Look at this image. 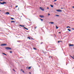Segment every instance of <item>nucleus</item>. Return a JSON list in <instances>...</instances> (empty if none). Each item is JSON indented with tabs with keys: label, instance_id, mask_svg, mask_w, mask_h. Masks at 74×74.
<instances>
[{
	"label": "nucleus",
	"instance_id": "obj_47",
	"mask_svg": "<svg viewBox=\"0 0 74 74\" xmlns=\"http://www.w3.org/2000/svg\"><path fill=\"white\" fill-rule=\"evenodd\" d=\"M51 58H52V56L51 57Z\"/></svg>",
	"mask_w": 74,
	"mask_h": 74
},
{
	"label": "nucleus",
	"instance_id": "obj_13",
	"mask_svg": "<svg viewBox=\"0 0 74 74\" xmlns=\"http://www.w3.org/2000/svg\"><path fill=\"white\" fill-rule=\"evenodd\" d=\"M2 54H3L4 55H5L6 56H7V54L4 53H2Z\"/></svg>",
	"mask_w": 74,
	"mask_h": 74
},
{
	"label": "nucleus",
	"instance_id": "obj_21",
	"mask_svg": "<svg viewBox=\"0 0 74 74\" xmlns=\"http://www.w3.org/2000/svg\"><path fill=\"white\" fill-rule=\"evenodd\" d=\"M11 20H12L14 19V18H11Z\"/></svg>",
	"mask_w": 74,
	"mask_h": 74
},
{
	"label": "nucleus",
	"instance_id": "obj_17",
	"mask_svg": "<svg viewBox=\"0 0 74 74\" xmlns=\"http://www.w3.org/2000/svg\"><path fill=\"white\" fill-rule=\"evenodd\" d=\"M27 38H29V40L31 39V38H30L29 37H28Z\"/></svg>",
	"mask_w": 74,
	"mask_h": 74
},
{
	"label": "nucleus",
	"instance_id": "obj_39",
	"mask_svg": "<svg viewBox=\"0 0 74 74\" xmlns=\"http://www.w3.org/2000/svg\"><path fill=\"white\" fill-rule=\"evenodd\" d=\"M47 9H49V8H47Z\"/></svg>",
	"mask_w": 74,
	"mask_h": 74
},
{
	"label": "nucleus",
	"instance_id": "obj_28",
	"mask_svg": "<svg viewBox=\"0 0 74 74\" xmlns=\"http://www.w3.org/2000/svg\"><path fill=\"white\" fill-rule=\"evenodd\" d=\"M20 26L21 27H22V25H20Z\"/></svg>",
	"mask_w": 74,
	"mask_h": 74
},
{
	"label": "nucleus",
	"instance_id": "obj_4",
	"mask_svg": "<svg viewBox=\"0 0 74 74\" xmlns=\"http://www.w3.org/2000/svg\"><path fill=\"white\" fill-rule=\"evenodd\" d=\"M39 16L41 18H44V16L43 15H40Z\"/></svg>",
	"mask_w": 74,
	"mask_h": 74
},
{
	"label": "nucleus",
	"instance_id": "obj_49",
	"mask_svg": "<svg viewBox=\"0 0 74 74\" xmlns=\"http://www.w3.org/2000/svg\"><path fill=\"white\" fill-rule=\"evenodd\" d=\"M32 39H33V38H32Z\"/></svg>",
	"mask_w": 74,
	"mask_h": 74
},
{
	"label": "nucleus",
	"instance_id": "obj_24",
	"mask_svg": "<svg viewBox=\"0 0 74 74\" xmlns=\"http://www.w3.org/2000/svg\"><path fill=\"white\" fill-rule=\"evenodd\" d=\"M67 28H70V27H69V26H68V27H67Z\"/></svg>",
	"mask_w": 74,
	"mask_h": 74
},
{
	"label": "nucleus",
	"instance_id": "obj_15",
	"mask_svg": "<svg viewBox=\"0 0 74 74\" xmlns=\"http://www.w3.org/2000/svg\"><path fill=\"white\" fill-rule=\"evenodd\" d=\"M24 29H26L27 30H28V29L27 28H26L25 27H24Z\"/></svg>",
	"mask_w": 74,
	"mask_h": 74
},
{
	"label": "nucleus",
	"instance_id": "obj_42",
	"mask_svg": "<svg viewBox=\"0 0 74 74\" xmlns=\"http://www.w3.org/2000/svg\"><path fill=\"white\" fill-rule=\"evenodd\" d=\"M51 57V56H49V58H50Z\"/></svg>",
	"mask_w": 74,
	"mask_h": 74
},
{
	"label": "nucleus",
	"instance_id": "obj_43",
	"mask_svg": "<svg viewBox=\"0 0 74 74\" xmlns=\"http://www.w3.org/2000/svg\"><path fill=\"white\" fill-rule=\"evenodd\" d=\"M21 71H22L23 70V69H21Z\"/></svg>",
	"mask_w": 74,
	"mask_h": 74
},
{
	"label": "nucleus",
	"instance_id": "obj_34",
	"mask_svg": "<svg viewBox=\"0 0 74 74\" xmlns=\"http://www.w3.org/2000/svg\"><path fill=\"white\" fill-rule=\"evenodd\" d=\"M48 15L49 16V15H50V14H48Z\"/></svg>",
	"mask_w": 74,
	"mask_h": 74
},
{
	"label": "nucleus",
	"instance_id": "obj_26",
	"mask_svg": "<svg viewBox=\"0 0 74 74\" xmlns=\"http://www.w3.org/2000/svg\"><path fill=\"white\" fill-rule=\"evenodd\" d=\"M37 28V27H34L35 29H36V28Z\"/></svg>",
	"mask_w": 74,
	"mask_h": 74
},
{
	"label": "nucleus",
	"instance_id": "obj_36",
	"mask_svg": "<svg viewBox=\"0 0 74 74\" xmlns=\"http://www.w3.org/2000/svg\"><path fill=\"white\" fill-rule=\"evenodd\" d=\"M72 8H74V6H72Z\"/></svg>",
	"mask_w": 74,
	"mask_h": 74
},
{
	"label": "nucleus",
	"instance_id": "obj_3",
	"mask_svg": "<svg viewBox=\"0 0 74 74\" xmlns=\"http://www.w3.org/2000/svg\"><path fill=\"white\" fill-rule=\"evenodd\" d=\"M40 9H41V10L44 11V9L43 8H41V7H40Z\"/></svg>",
	"mask_w": 74,
	"mask_h": 74
},
{
	"label": "nucleus",
	"instance_id": "obj_50",
	"mask_svg": "<svg viewBox=\"0 0 74 74\" xmlns=\"http://www.w3.org/2000/svg\"><path fill=\"white\" fill-rule=\"evenodd\" d=\"M1 11V10H0V11Z\"/></svg>",
	"mask_w": 74,
	"mask_h": 74
},
{
	"label": "nucleus",
	"instance_id": "obj_37",
	"mask_svg": "<svg viewBox=\"0 0 74 74\" xmlns=\"http://www.w3.org/2000/svg\"><path fill=\"white\" fill-rule=\"evenodd\" d=\"M58 33H60V34L61 32H59Z\"/></svg>",
	"mask_w": 74,
	"mask_h": 74
},
{
	"label": "nucleus",
	"instance_id": "obj_46",
	"mask_svg": "<svg viewBox=\"0 0 74 74\" xmlns=\"http://www.w3.org/2000/svg\"><path fill=\"white\" fill-rule=\"evenodd\" d=\"M18 42H20V41H18Z\"/></svg>",
	"mask_w": 74,
	"mask_h": 74
},
{
	"label": "nucleus",
	"instance_id": "obj_32",
	"mask_svg": "<svg viewBox=\"0 0 74 74\" xmlns=\"http://www.w3.org/2000/svg\"><path fill=\"white\" fill-rule=\"evenodd\" d=\"M10 52L11 53H12V51H10Z\"/></svg>",
	"mask_w": 74,
	"mask_h": 74
},
{
	"label": "nucleus",
	"instance_id": "obj_8",
	"mask_svg": "<svg viewBox=\"0 0 74 74\" xmlns=\"http://www.w3.org/2000/svg\"><path fill=\"white\" fill-rule=\"evenodd\" d=\"M5 14H10V13L9 12H6Z\"/></svg>",
	"mask_w": 74,
	"mask_h": 74
},
{
	"label": "nucleus",
	"instance_id": "obj_38",
	"mask_svg": "<svg viewBox=\"0 0 74 74\" xmlns=\"http://www.w3.org/2000/svg\"><path fill=\"white\" fill-rule=\"evenodd\" d=\"M29 73H30V74H31V73L30 72H29Z\"/></svg>",
	"mask_w": 74,
	"mask_h": 74
},
{
	"label": "nucleus",
	"instance_id": "obj_2",
	"mask_svg": "<svg viewBox=\"0 0 74 74\" xmlns=\"http://www.w3.org/2000/svg\"><path fill=\"white\" fill-rule=\"evenodd\" d=\"M0 3L1 4H3V5L4 4H6V3L4 1L3 3H1V2H0Z\"/></svg>",
	"mask_w": 74,
	"mask_h": 74
},
{
	"label": "nucleus",
	"instance_id": "obj_31",
	"mask_svg": "<svg viewBox=\"0 0 74 74\" xmlns=\"http://www.w3.org/2000/svg\"><path fill=\"white\" fill-rule=\"evenodd\" d=\"M43 43V42H41V43H40V44H42Z\"/></svg>",
	"mask_w": 74,
	"mask_h": 74
},
{
	"label": "nucleus",
	"instance_id": "obj_11",
	"mask_svg": "<svg viewBox=\"0 0 74 74\" xmlns=\"http://www.w3.org/2000/svg\"><path fill=\"white\" fill-rule=\"evenodd\" d=\"M28 67V69H30L31 68V67H27L26 68H27Z\"/></svg>",
	"mask_w": 74,
	"mask_h": 74
},
{
	"label": "nucleus",
	"instance_id": "obj_48",
	"mask_svg": "<svg viewBox=\"0 0 74 74\" xmlns=\"http://www.w3.org/2000/svg\"><path fill=\"white\" fill-rule=\"evenodd\" d=\"M73 57L74 58V56H73Z\"/></svg>",
	"mask_w": 74,
	"mask_h": 74
},
{
	"label": "nucleus",
	"instance_id": "obj_6",
	"mask_svg": "<svg viewBox=\"0 0 74 74\" xmlns=\"http://www.w3.org/2000/svg\"><path fill=\"white\" fill-rule=\"evenodd\" d=\"M1 45L2 46H5V45H7V44H2Z\"/></svg>",
	"mask_w": 74,
	"mask_h": 74
},
{
	"label": "nucleus",
	"instance_id": "obj_14",
	"mask_svg": "<svg viewBox=\"0 0 74 74\" xmlns=\"http://www.w3.org/2000/svg\"><path fill=\"white\" fill-rule=\"evenodd\" d=\"M11 23H15V21H12L11 22Z\"/></svg>",
	"mask_w": 74,
	"mask_h": 74
},
{
	"label": "nucleus",
	"instance_id": "obj_9",
	"mask_svg": "<svg viewBox=\"0 0 74 74\" xmlns=\"http://www.w3.org/2000/svg\"><path fill=\"white\" fill-rule=\"evenodd\" d=\"M70 56L72 58V59H74V58L72 56H71V55H70Z\"/></svg>",
	"mask_w": 74,
	"mask_h": 74
},
{
	"label": "nucleus",
	"instance_id": "obj_5",
	"mask_svg": "<svg viewBox=\"0 0 74 74\" xmlns=\"http://www.w3.org/2000/svg\"><path fill=\"white\" fill-rule=\"evenodd\" d=\"M56 11H58V12H62V11L60 10H56Z\"/></svg>",
	"mask_w": 74,
	"mask_h": 74
},
{
	"label": "nucleus",
	"instance_id": "obj_22",
	"mask_svg": "<svg viewBox=\"0 0 74 74\" xmlns=\"http://www.w3.org/2000/svg\"><path fill=\"white\" fill-rule=\"evenodd\" d=\"M33 49H35V50H37V49H36V48H33Z\"/></svg>",
	"mask_w": 74,
	"mask_h": 74
},
{
	"label": "nucleus",
	"instance_id": "obj_44",
	"mask_svg": "<svg viewBox=\"0 0 74 74\" xmlns=\"http://www.w3.org/2000/svg\"><path fill=\"white\" fill-rule=\"evenodd\" d=\"M54 4H56V3H54Z\"/></svg>",
	"mask_w": 74,
	"mask_h": 74
},
{
	"label": "nucleus",
	"instance_id": "obj_20",
	"mask_svg": "<svg viewBox=\"0 0 74 74\" xmlns=\"http://www.w3.org/2000/svg\"><path fill=\"white\" fill-rule=\"evenodd\" d=\"M56 16H59V15H56Z\"/></svg>",
	"mask_w": 74,
	"mask_h": 74
},
{
	"label": "nucleus",
	"instance_id": "obj_33",
	"mask_svg": "<svg viewBox=\"0 0 74 74\" xmlns=\"http://www.w3.org/2000/svg\"><path fill=\"white\" fill-rule=\"evenodd\" d=\"M22 27H25V25H22Z\"/></svg>",
	"mask_w": 74,
	"mask_h": 74
},
{
	"label": "nucleus",
	"instance_id": "obj_45",
	"mask_svg": "<svg viewBox=\"0 0 74 74\" xmlns=\"http://www.w3.org/2000/svg\"><path fill=\"white\" fill-rule=\"evenodd\" d=\"M12 5H11V7H12Z\"/></svg>",
	"mask_w": 74,
	"mask_h": 74
},
{
	"label": "nucleus",
	"instance_id": "obj_7",
	"mask_svg": "<svg viewBox=\"0 0 74 74\" xmlns=\"http://www.w3.org/2000/svg\"><path fill=\"white\" fill-rule=\"evenodd\" d=\"M51 23V24H53L54 23L53 22H51L49 23Z\"/></svg>",
	"mask_w": 74,
	"mask_h": 74
},
{
	"label": "nucleus",
	"instance_id": "obj_29",
	"mask_svg": "<svg viewBox=\"0 0 74 74\" xmlns=\"http://www.w3.org/2000/svg\"><path fill=\"white\" fill-rule=\"evenodd\" d=\"M22 72L23 73H24V71H22Z\"/></svg>",
	"mask_w": 74,
	"mask_h": 74
},
{
	"label": "nucleus",
	"instance_id": "obj_27",
	"mask_svg": "<svg viewBox=\"0 0 74 74\" xmlns=\"http://www.w3.org/2000/svg\"><path fill=\"white\" fill-rule=\"evenodd\" d=\"M13 71H14V72H15V71L14 69H13Z\"/></svg>",
	"mask_w": 74,
	"mask_h": 74
},
{
	"label": "nucleus",
	"instance_id": "obj_25",
	"mask_svg": "<svg viewBox=\"0 0 74 74\" xmlns=\"http://www.w3.org/2000/svg\"><path fill=\"white\" fill-rule=\"evenodd\" d=\"M18 7V5H16V8H17V7Z\"/></svg>",
	"mask_w": 74,
	"mask_h": 74
},
{
	"label": "nucleus",
	"instance_id": "obj_18",
	"mask_svg": "<svg viewBox=\"0 0 74 74\" xmlns=\"http://www.w3.org/2000/svg\"><path fill=\"white\" fill-rule=\"evenodd\" d=\"M62 42V41H61V40H60V41H58V43H59V42Z\"/></svg>",
	"mask_w": 74,
	"mask_h": 74
},
{
	"label": "nucleus",
	"instance_id": "obj_23",
	"mask_svg": "<svg viewBox=\"0 0 74 74\" xmlns=\"http://www.w3.org/2000/svg\"><path fill=\"white\" fill-rule=\"evenodd\" d=\"M40 20H41V21H43V20L41 18H40Z\"/></svg>",
	"mask_w": 74,
	"mask_h": 74
},
{
	"label": "nucleus",
	"instance_id": "obj_1",
	"mask_svg": "<svg viewBox=\"0 0 74 74\" xmlns=\"http://www.w3.org/2000/svg\"><path fill=\"white\" fill-rule=\"evenodd\" d=\"M5 49L7 50H11L12 49L11 48L9 47H6L5 48Z\"/></svg>",
	"mask_w": 74,
	"mask_h": 74
},
{
	"label": "nucleus",
	"instance_id": "obj_30",
	"mask_svg": "<svg viewBox=\"0 0 74 74\" xmlns=\"http://www.w3.org/2000/svg\"><path fill=\"white\" fill-rule=\"evenodd\" d=\"M57 1V0H54V2L56 1Z\"/></svg>",
	"mask_w": 74,
	"mask_h": 74
},
{
	"label": "nucleus",
	"instance_id": "obj_16",
	"mask_svg": "<svg viewBox=\"0 0 74 74\" xmlns=\"http://www.w3.org/2000/svg\"><path fill=\"white\" fill-rule=\"evenodd\" d=\"M56 29H58V27L57 26V25H56Z\"/></svg>",
	"mask_w": 74,
	"mask_h": 74
},
{
	"label": "nucleus",
	"instance_id": "obj_40",
	"mask_svg": "<svg viewBox=\"0 0 74 74\" xmlns=\"http://www.w3.org/2000/svg\"><path fill=\"white\" fill-rule=\"evenodd\" d=\"M0 1H2V0H0Z\"/></svg>",
	"mask_w": 74,
	"mask_h": 74
},
{
	"label": "nucleus",
	"instance_id": "obj_35",
	"mask_svg": "<svg viewBox=\"0 0 74 74\" xmlns=\"http://www.w3.org/2000/svg\"><path fill=\"white\" fill-rule=\"evenodd\" d=\"M72 29H73V30H74V28H72Z\"/></svg>",
	"mask_w": 74,
	"mask_h": 74
},
{
	"label": "nucleus",
	"instance_id": "obj_10",
	"mask_svg": "<svg viewBox=\"0 0 74 74\" xmlns=\"http://www.w3.org/2000/svg\"><path fill=\"white\" fill-rule=\"evenodd\" d=\"M50 6L52 8H53V6L52 5H50Z\"/></svg>",
	"mask_w": 74,
	"mask_h": 74
},
{
	"label": "nucleus",
	"instance_id": "obj_12",
	"mask_svg": "<svg viewBox=\"0 0 74 74\" xmlns=\"http://www.w3.org/2000/svg\"><path fill=\"white\" fill-rule=\"evenodd\" d=\"M74 46L73 45H71V44L69 45V46Z\"/></svg>",
	"mask_w": 74,
	"mask_h": 74
},
{
	"label": "nucleus",
	"instance_id": "obj_19",
	"mask_svg": "<svg viewBox=\"0 0 74 74\" xmlns=\"http://www.w3.org/2000/svg\"><path fill=\"white\" fill-rule=\"evenodd\" d=\"M68 30H69V32H71V30L70 29H68Z\"/></svg>",
	"mask_w": 74,
	"mask_h": 74
},
{
	"label": "nucleus",
	"instance_id": "obj_41",
	"mask_svg": "<svg viewBox=\"0 0 74 74\" xmlns=\"http://www.w3.org/2000/svg\"><path fill=\"white\" fill-rule=\"evenodd\" d=\"M61 9H63V8H61Z\"/></svg>",
	"mask_w": 74,
	"mask_h": 74
}]
</instances>
